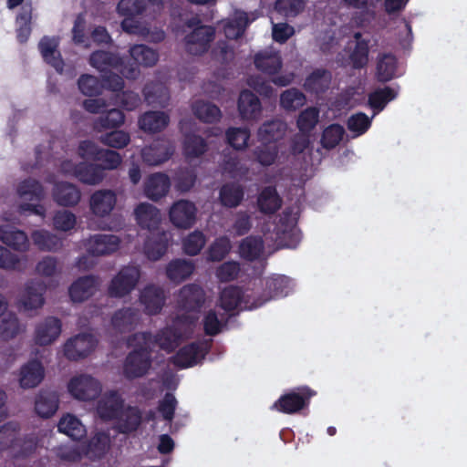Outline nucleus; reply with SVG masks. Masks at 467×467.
<instances>
[{"mask_svg":"<svg viewBox=\"0 0 467 467\" xmlns=\"http://www.w3.org/2000/svg\"><path fill=\"white\" fill-rule=\"evenodd\" d=\"M149 331L137 332L127 339L128 347L133 348L123 362V376L129 380L144 377L151 368L152 348H149Z\"/></svg>","mask_w":467,"mask_h":467,"instance_id":"nucleus-1","label":"nucleus"},{"mask_svg":"<svg viewBox=\"0 0 467 467\" xmlns=\"http://www.w3.org/2000/svg\"><path fill=\"white\" fill-rule=\"evenodd\" d=\"M192 326L193 321L190 317H178L172 326L161 328L155 335L149 332L150 338L147 345L150 348L159 346L161 349L171 352L185 337L192 334Z\"/></svg>","mask_w":467,"mask_h":467,"instance_id":"nucleus-2","label":"nucleus"},{"mask_svg":"<svg viewBox=\"0 0 467 467\" xmlns=\"http://www.w3.org/2000/svg\"><path fill=\"white\" fill-rule=\"evenodd\" d=\"M198 17H192L185 23L192 31L184 37L186 51L193 56H201L208 51L215 36V29L210 26L200 25Z\"/></svg>","mask_w":467,"mask_h":467,"instance_id":"nucleus-3","label":"nucleus"},{"mask_svg":"<svg viewBox=\"0 0 467 467\" xmlns=\"http://www.w3.org/2000/svg\"><path fill=\"white\" fill-rule=\"evenodd\" d=\"M316 391L307 386L296 387L281 395L271 409L284 414H296L308 407Z\"/></svg>","mask_w":467,"mask_h":467,"instance_id":"nucleus-4","label":"nucleus"},{"mask_svg":"<svg viewBox=\"0 0 467 467\" xmlns=\"http://www.w3.org/2000/svg\"><path fill=\"white\" fill-rule=\"evenodd\" d=\"M17 192L25 201L20 204V211L22 213L29 212L42 218L45 217L46 208L39 202L45 196L43 185L35 179H26L21 182L17 188Z\"/></svg>","mask_w":467,"mask_h":467,"instance_id":"nucleus-5","label":"nucleus"},{"mask_svg":"<svg viewBox=\"0 0 467 467\" xmlns=\"http://www.w3.org/2000/svg\"><path fill=\"white\" fill-rule=\"evenodd\" d=\"M140 277L137 266H125L112 278L108 293L111 297L121 298L129 295L136 286Z\"/></svg>","mask_w":467,"mask_h":467,"instance_id":"nucleus-6","label":"nucleus"},{"mask_svg":"<svg viewBox=\"0 0 467 467\" xmlns=\"http://www.w3.org/2000/svg\"><path fill=\"white\" fill-rule=\"evenodd\" d=\"M89 64L91 67L104 73H108V71H110L111 69H118L127 78L131 79H135L140 73V71L135 67H130L126 72L121 68L123 66V59L114 53L104 50H96L92 52L89 57Z\"/></svg>","mask_w":467,"mask_h":467,"instance_id":"nucleus-7","label":"nucleus"},{"mask_svg":"<svg viewBox=\"0 0 467 467\" xmlns=\"http://www.w3.org/2000/svg\"><path fill=\"white\" fill-rule=\"evenodd\" d=\"M68 392L77 400L88 401L96 400L102 388L99 380L89 375L72 378L67 384Z\"/></svg>","mask_w":467,"mask_h":467,"instance_id":"nucleus-8","label":"nucleus"},{"mask_svg":"<svg viewBox=\"0 0 467 467\" xmlns=\"http://www.w3.org/2000/svg\"><path fill=\"white\" fill-rule=\"evenodd\" d=\"M209 351L205 342H192L181 348L171 358V363L179 368H187L195 366L199 360L203 359Z\"/></svg>","mask_w":467,"mask_h":467,"instance_id":"nucleus-9","label":"nucleus"},{"mask_svg":"<svg viewBox=\"0 0 467 467\" xmlns=\"http://www.w3.org/2000/svg\"><path fill=\"white\" fill-rule=\"evenodd\" d=\"M97 343L93 335L78 334L65 343L64 355L69 360L78 361L88 357L95 349Z\"/></svg>","mask_w":467,"mask_h":467,"instance_id":"nucleus-10","label":"nucleus"},{"mask_svg":"<svg viewBox=\"0 0 467 467\" xmlns=\"http://www.w3.org/2000/svg\"><path fill=\"white\" fill-rule=\"evenodd\" d=\"M196 206L187 200L175 202L170 209V220L177 228H191L196 221Z\"/></svg>","mask_w":467,"mask_h":467,"instance_id":"nucleus-11","label":"nucleus"},{"mask_svg":"<svg viewBox=\"0 0 467 467\" xmlns=\"http://www.w3.org/2000/svg\"><path fill=\"white\" fill-rule=\"evenodd\" d=\"M295 225L296 221L292 218V212L285 210L276 226V239L281 246L295 248L298 244L300 238Z\"/></svg>","mask_w":467,"mask_h":467,"instance_id":"nucleus-12","label":"nucleus"},{"mask_svg":"<svg viewBox=\"0 0 467 467\" xmlns=\"http://www.w3.org/2000/svg\"><path fill=\"white\" fill-rule=\"evenodd\" d=\"M205 302V292L197 284L183 285L178 295V306L188 312H196L201 309Z\"/></svg>","mask_w":467,"mask_h":467,"instance_id":"nucleus-13","label":"nucleus"},{"mask_svg":"<svg viewBox=\"0 0 467 467\" xmlns=\"http://www.w3.org/2000/svg\"><path fill=\"white\" fill-rule=\"evenodd\" d=\"M124 407V400L116 390L106 393L98 402L97 412L103 420H117Z\"/></svg>","mask_w":467,"mask_h":467,"instance_id":"nucleus-14","label":"nucleus"},{"mask_svg":"<svg viewBox=\"0 0 467 467\" xmlns=\"http://www.w3.org/2000/svg\"><path fill=\"white\" fill-rule=\"evenodd\" d=\"M166 296L164 290L157 285H146L140 293V301L144 306L147 315L159 314L164 306Z\"/></svg>","mask_w":467,"mask_h":467,"instance_id":"nucleus-15","label":"nucleus"},{"mask_svg":"<svg viewBox=\"0 0 467 467\" xmlns=\"http://www.w3.org/2000/svg\"><path fill=\"white\" fill-rule=\"evenodd\" d=\"M119 242L114 234H97L88 240L87 250L95 256L110 254L119 249Z\"/></svg>","mask_w":467,"mask_h":467,"instance_id":"nucleus-16","label":"nucleus"},{"mask_svg":"<svg viewBox=\"0 0 467 467\" xmlns=\"http://www.w3.org/2000/svg\"><path fill=\"white\" fill-rule=\"evenodd\" d=\"M62 324L59 318L47 317L39 323L35 330V342L39 346L52 344L61 333Z\"/></svg>","mask_w":467,"mask_h":467,"instance_id":"nucleus-17","label":"nucleus"},{"mask_svg":"<svg viewBox=\"0 0 467 467\" xmlns=\"http://www.w3.org/2000/svg\"><path fill=\"white\" fill-rule=\"evenodd\" d=\"M38 49L44 61L54 67L59 74L64 69V60L58 50V42L54 37L43 36L38 43Z\"/></svg>","mask_w":467,"mask_h":467,"instance_id":"nucleus-18","label":"nucleus"},{"mask_svg":"<svg viewBox=\"0 0 467 467\" xmlns=\"http://www.w3.org/2000/svg\"><path fill=\"white\" fill-rule=\"evenodd\" d=\"M46 291L47 285L44 281L38 279L28 281L22 297L24 308L33 310L42 307L45 303L44 295Z\"/></svg>","mask_w":467,"mask_h":467,"instance_id":"nucleus-19","label":"nucleus"},{"mask_svg":"<svg viewBox=\"0 0 467 467\" xmlns=\"http://www.w3.org/2000/svg\"><path fill=\"white\" fill-rule=\"evenodd\" d=\"M237 106L240 117L243 119H256L260 117L262 112V105L259 98L248 89L241 91Z\"/></svg>","mask_w":467,"mask_h":467,"instance_id":"nucleus-20","label":"nucleus"},{"mask_svg":"<svg viewBox=\"0 0 467 467\" xmlns=\"http://www.w3.org/2000/svg\"><path fill=\"white\" fill-rule=\"evenodd\" d=\"M171 188L168 175L161 172L150 174L144 183V193L151 201H158L164 197Z\"/></svg>","mask_w":467,"mask_h":467,"instance_id":"nucleus-21","label":"nucleus"},{"mask_svg":"<svg viewBox=\"0 0 467 467\" xmlns=\"http://www.w3.org/2000/svg\"><path fill=\"white\" fill-rule=\"evenodd\" d=\"M140 311L134 307H123L117 310L111 317L113 328L119 333L133 330L140 321Z\"/></svg>","mask_w":467,"mask_h":467,"instance_id":"nucleus-22","label":"nucleus"},{"mask_svg":"<svg viewBox=\"0 0 467 467\" xmlns=\"http://www.w3.org/2000/svg\"><path fill=\"white\" fill-rule=\"evenodd\" d=\"M255 67L264 74L274 76L283 67L282 57L278 52L263 50L255 54L254 58Z\"/></svg>","mask_w":467,"mask_h":467,"instance_id":"nucleus-23","label":"nucleus"},{"mask_svg":"<svg viewBox=\"0 0 467 467\" xmlns=\"http://www.w3.org/2000/svg\"><path fill=\"white\" fill-rule=\"evenodd\" d=\"M6 310L7 303L0 296V337L4 340L14 338L20 331L17 317Z\"/></svg>","mask_w":467,"mask_h":467,"instance_id":"nucleus-24","label":"nucleus"},{"mask_svg":"<svg viewBox=\"0 0 467 467\" xmlns=\"http://www.w3.org/2000/svg\"><path fill=\"white\" fill-rule=\"evenodd\" d=\"M116 202L117 197L113 191H97L90 197V209L95 215L104 217L113 210Z\"/></svg>","mask_w":467,"mask_h":467,"instance_id":"nucleus-25","label":"nucleus"},{"mask_svg":"<svg viewBox=\"0 0 467 467\" xmlns=\"http://www.w3.org/2000/svg\"><path fill=\"white\" fill-rule=\"evenodd\" d=\"M97 290V279L93 275H86L77 279L68 289L73 302H83L92 296Z\"/></svg>","mask_w":467,"mask_h":467,"instance_id":"nucleus-26","label":"nucleus"},{"mask_svg":"<svg viewBox=\"0 0 467 467\" xmlns=\"http://www.w3.org/2000/svg\"><path fill=\"white\" fill-rule=\"evenodd\" d=\"M173 153L171 147L164 141L156 140L141 150V157L149 165H159L168 161Z\"/></svg>","mask_w":467,"mask_h":467,"instance_id":"nucleus-27","label":"nucleus"},{"mask_svg":"<svg viewBox=\"0 0 467 467\" xmlns=\"http://www.w3.org/2000/svg\"><path fill=\"white\" fill-rule=\"evenodd\" d=\"M0 240L7 246L19 252L26 251L29 245L26 233L10 224L0 226Z\"/></svg>","mask_w":467,"mask_h":467,"instance_id":"nucleus-28","label":"nucleus"},{"mask_svg":"<svg viewBox=\"0 0 467 467\" xmlns=\"http://www.w3.org/2000/svg\"><path fill=\"white\" fill-rule=\"evenodd\" d=\"M138 224L149 231H153L161 223V213L159 209L148 202L140 203L134 211Z\"/></svg>","mask_w":467,"mask_h":467,"instance_id":"nucleus-29","label":"nucleus"},{"mask_svg":"<svg viewBox=\"0 0 467 467\" xmlns=\"http://www.w3.org/2000/svg\"><path fill=\"white\" fill-rule=\"evenodd\" d=\"M74 175L85 184L96 185L103 181L105 172L101 165L79 162L74 167Z\"/></svg>","mask_w":467,"mask_h":467,"instance_id":"nucleus-30","label":"nucleus"},{"mask_svg":"<svg viewBox=\"0 0 467 467\" xmlns=\"http://www.w3.org/2000/svg\"><path fill=\"white\" fill-rule=\"evenodd\" d=\"M44 367L40 361H28L20 369V386L24 389L36 387L44 379Z\"/></svg>","mask_w":467,"mask_h":467,"instance_id":"nucleus-31","label":"nucleus"},{"mask_svg":"<svg viewBox=\"0 0 467 467\" xmlns=\"http://www.w3.org/2000/svg\"><path fill=\"white\" fill-rule=\"evenodd\" d=\"M282 205V199L275 186H265L257 197V207L264 214L275 213Z\"/></svg>","mask_w":467,"mask_h":467,"instance_id":"nucleus-32","label":"nucleus"},{"mask_svg":"<svg viewBox=\"0 0 467 467\" xmlns=\"http://www.w3.org/2000/svg\"><path fill=\"white\" fill-rule=\"evenodd\" d=\"M170 122V117L163 111H147L139 119V127L145 132L157 133L164 130Z\"/></svg>","mask_w":467,"mask_h":467,"instance_id":"nucleus-33","label":"nucleus"},{"mask_svg":"<svg viewBox=\"0 0 467 467\" xmlns=\"http://www.w3.org/2000/svg\"><path fill=\"white\" fill-rule=\"evenodd\" d=\"M58 396L55 391L41 390L35 400V410L41 418L48 419L58 409Z\"/></svg>","mask_w":467,"mask_h":467,"instance_id":"nucleus-34","label":"nucleus"},{"mask_svg":"<svg viewBox=\"0 0 467 467\" xmlns=\"http://www.w3.org/2000/svg\"><path fill=\"white\" fill-rule=\"evenodd\" d=\"M399 94V87L397 88L386 86L378 88L368 94V104L377 114L382 111L387 104L394 100Z\"/></svg>","mask_w":467,"mask_h":467,"instance_id":"nucleus-35","label":"nucleus"},{"mask_svg":"<svg viewBox=\"0 0 467 467\" xmlns=\"http://www.w3.org/2000/svg\"><path fill=\"white\" fill-rule=\"evenodd\" d=\"M118 420V428L120 433L129 434L136 431L142 420L141 411L138 407L128 406L121 410Z\"/></svg>","mask_w":467,"mask_h":467,"instance_id":"nucleus-36","label":"nucleus"},{"mask_svg":"<svg viewBox=\"0 0 467 467\" xmlns=\"http://www.w3.org/2000/svg\"><path fill=\"white\" fill-rule=\"evenodd\" d=\"M285 122L274 119L264 123L258 130V139L265 143H275L282 140L286 132Z\"/></svg>","mask_w":467,"mask_h":467,"instance_id":"nucleus-37","label":"nucleus"},{"mask_svg":"<svg viewBox=\"0 0 467 467\" xmlns=\"http://www.w3.org/2000/svg\"><path fill=\"white\" fill-rule=\"evenodd\" d=\"M53 198L61 206H74L80 200V192L72 183L59 182L54 188Z\"/></svg>","mask_w":467,"mask_h":467,"instance_id":"nucleus-38","label":"nucleus"},{"mask_svg":"<svg viewBox=\"0 0 467 467\" xmlns=\"http://www.w3.org/2000/svg\"><path fill=\"white\" fill-rule=\"evenodd\" d=\"M124 121L125 114L123 111L119 109H111L101 112L94 120L93 129L98 132L118 129L123 125Z\"/></svg>","mask_w":467,"mask_h":467,"instance_id":"nucleus-39","label":"nucleus"},{"mask_svg":"<svg viewBox=\"0 0 467 467\" xmlns=\"http://www.w3.org/2000/svg\"><path fill=\"white\" fill-rule=\"evenodd\" d=\"M398 67L397 57L389 53L379 55L376 66V78L386 83L396 78Z\"/></svg>","mask_w":467,"mask_h":467,"instance_id":"nucleus-40","label":"nucleus"},{"mask_svg":"<svg viewBox=\"0 0 467 467\" xmlns=\"http://www.w3.org/2000/svg\"><path fill=\"white\" fill-rule=\"evenodd\" d=\"M249 24L247 14L244 11H236L233 17L223 23V33L228 39H237L244 35Z\"/></svg>","mask_w":467,"mask_h":467,"instance_id":"nucleus-41","label":"nucleus"},{"mask_svg":"<svg viewBox=\"0 0 467 467\" xmlns=\"http://www.w3.org/2000/svg\"><path fill=\"white\" fill-rule=\"evenodd\" d=\"M110 439L106 432H97L87 444L83 445L84 454L91 460L101 459L109 448Z\"/></svg>","mask_w":467,"mask_h":467,"instance_id":"nucleus-42","label":"nucleus"},{"mask_svg":"<svg viewBox=\"0 0 467 467\" xmlns=\"http://www.w3.org/2000/svg\"><path fill=\"white\" fill-rule=\"evenodd\" d=\"M195 269L194 264L186 259H174L166 267L167 277L175 283H181L190 277Z\"/></svg>","mask_w":467,"mask_h":467,"instance_id":"nucleus-43","label":"nucleus"},{"mask_svg":"<svg viewBox=\"0 0 467 467\" xmlns=\"http://www.w3.org/2000/svg\"><path fill=\"white\" fill-rule=\"evenodd\" d=\"M244 197L243 186L235 182H227L219 191V200L223 207L235 208L241 204Z\"/></svg>","mask_w":467,"mask_h":467,"instance_id":"nucleus-44","label":"nucleus"},{"mask_svg":"<svg viewBox=\"0 0 467 467\" xmlns=\"http://www.w3.org/2000/svg\"><path fill=\"white\" fill-rule=\"evenodd\" d=\"M331 79L332 75L329 70L317 68L306 77L304 86L310 92L324 93L328 89Z\"/></svg>","mask_w":467,"mask_h":467,"instance_id":"nucleus-45","label":"nucleus"},{"mask_svg":"<svg viewBox=\"0 0 467 467\" xmlns=\"http://www.w3.org/2000/svg\"><path fill=\"white\" fill-rule=\"evenodd\" d=\"M169 240L167 234L162 232L149 237L144 244V253L151 261L161 259L167 252Z\"/></svg>","mask_w":467,"mask_h":467,"instance_id":"nucleus-46","label":"nucleus"},{"mask_svg":"<svg viewBox=\"0 0 467 467\" xmlns=\"http://www.w3.org/2000/svg\"><path fill=\"white\" fill-rule=\"evenodd\" d=\"M264 241L260 236L249 235L239 244L240 256L247 261L257 260L264 252Z\"/></svg>","mask_w":467,"mask_h":467,"instance_id":"nucleus-47","label":"nucleus"},{"mask_svg":"<svg viewBox=\"0 0 467 467\" xmlns=\"http://www.w3.org/2000/svg\"><path fill=\"white\" fill-rule=\"evenodd\" d=\"M354 38L356 39V45L349 55V59L353 68L361 69L368 63V41L362 38L360 32L355 33Z\"/></svg>","mask_w":467,"mask_h":467,"instance_id":"nucleus-48","label":"nucleus"},{"mask_svg":"<svg viewBox=\"0 0 467 467\" xmlns=\"http://www.w3.org/2000/svg\"><path fill=\"white\" fill-rule=\"evenodd\" d=\"M244 301V291L237 285L224 287L220 293V306L226 312L236 310Z\"/></svg>","mask_w":467,"mask_h":467,"instance_id":"nucleus-49","label":"nucleus"},{"mask_svg":"<svg viewBox=\"0 0 467 467\" xmlns=\"http://www.w3.org/2000/svg\"><path fill=\"white\" fill-rule=\"evenodd\" d=\"M57 429L75 441H78L86 435L84 425L76 416L71 414H67L59 420Z\"/></svg>","mask_w":467,"mask_h":467,"instance_id":"nucleus-50","label":"nucleus"},{"mask_svg":"<svg viewBox=\"0 0 467 467\" xmlns=\"http://www.w3.org/2000/svg\"><path fill=\"white\" fill-rule=\"evenodd\" d=\"M31 238L34 244L41 251L56 252L62 246L61 239L46 230L34 231Z\"/></svg>","mask_w":467,"mask_h":467,"instance_id":"nucleus-51","label":"nucleus"},{"mask_svg":"<svg viewBox=\"0 0 467 467\" xmlns=\"http://www.w3.org/2000/svg\"><path fill=\"white\" fill-rule=\"evenodd\" d=\"M130 55L135 64L143 67H152L159 59L157 51L143 44L131 47L130 48Z\"/></svg>","mask_w":467,"mask_h":467,"instance_id":"nucleus-52","label":"nucleus"},{"mask_svg":"<svg viewBox=\"0 0 467 467\" xmlns=\"http://www.w3.org/2000/svg\"><path fill=\"white\" fill-rule=\"evenodd\" d=\"M192 110L197 119L205 123H213L220 119V109L210 102L202 100L195 101L192 106Z\"/></svg>","mask_w":467,"mask_h":467,"instance_id":"nucleus-53","label":"nucleus"},{"mask_svg":"<svg viewBox=\"0 0 467 467\" xmlns=\"http://www.w3.org/2000/svg\"><path fill=\"white\" fill-rule=\"evenodd\" d=\"M19 431V424L14 421H9L0 427V452L9 448H15L18 444Z\"/></svg>","mask_w":467,"mask_h":467,"instance_id":"nucleus-54","label":"nucleus"},{"mask_svg":"<svg viewBox=\"0 0 467 467\" xmlns=\"http://www.w3.org/2000/svg\"><path fill=\"white\" fill-rule=\"evenodd\" d=\"M207 150L206 140L200 135L188 133L183 140V151L187 157L197 158Z\"/></svg>","mask_w":467,"mask_h":467,"instance_id":"nucleus-55","label":"nucleus"},{"mask_svg":"<svg viewBox=\"0 0 467 467\" xmlns=\"http://www.w3.org/2000/svg\"><path fill=\"white\" fill-rule=\"evenodd\" d=\"M231 248L230 239L227 236H220L208 247L207 260L211 262H220L228 255Z\"/></svg>","mask_w":467,"mask_h":467,"instance_id":"nucleus-56","label":"nucleus"},{"mask_svg":"<svg viewBox=\"0 0 467 467\" xmlns=\"http://www.w3.org/2000/svg\"><path fill=\"white\" fill-rule=\"evenodd\" d=\"M278 148L275 144L262 142V145L254 150V160L262 166H270L275 163L278 156Z\"/></svg>","mask_w":467,"mask_h":467,"instance_id":"nucleus-57","label":"nucleus"},{"mask_svg":"<svg viewBox=\"0 0 467 467\" xmlns=\"http://www.w3.org/2000/svg\"><path fill=\"white\" fill-rule=\"evenodd\" d=\"M206 244V237L201 231L189 234L182 241L183 252L191 256L197 255Z\"/></svg>","mask_w":467,"mask_h":467,"instance_id":"nucleus-58","label":"nucleus"},{"mask_svg":"<svg viewBox=\"0 0 467 467\" xmlns=\"http://www.w3.org/2000/svg\"><path fill=\"white\" fill-rule=\"evenodd\" d=\"M344 134L345 130L341 125L331 124L324 130L321 144L325 149H334L342 140Z\"/></svg>","mask_w":467,"mask_h":467,"instance_id":"nucleus-59","label":"nucleus"},{"mask_svg":"<svg viewBox=\"0 0 467 467\" xmlns=\"http://www.w3.org/2000/svg\"><path fill=\"white\" fill-rule=\"evenodd\" d=\"M306 103V96L297 88H290L280 96V104L286 110H296Z\"/></svg>","mask_w":467,"mask_h":467,"instance_id":"nucleus-60","label":"nucleus"},{"mask_svg":"<svg viewBox=\"0 0 467 467\" xmlns=\"http://www.w3.org/2000/svg\"><path fill=\"white\" fill-rule=\"evenodd\" d=\"M80 92L88 97H95L101 94L102 83L99 79L89 74H83L78 80Z\"/></svg>","mask_w":467,"mask_h":467,"instance_id":"nucleus-61","label":"nucleus"},{"mask_svg":"<svg viewBox=\"0 0 467 467\" xmlns=\"http://www.w3.org/2000/svg\"><path fill=\"white\" fill-rule=\"evenodd\" d=\"M319 111L317 108L309 107L298 116L296 124L301 133L308 134L318 121Z\"/></svg>","mask_w":467,"mask_h":467,"instance_id":"nucleus-62","label":"nucleus"},{"mask_svg":"<svg viewBox=\"0 0 467 467\" xmlns=\"http://www.w3.org/2000/svg\"><path fill=\"white\" fill-rule=\"evenodd\" d=\"M291 280L285 275H276L266 281V288L271 297L286 296L289 293Z\"/></svg>","mask_w":467,"mask_h":467,"instance_id":"nucleus-63","label":"nucleus"},{"mask_svg":"<svg viewBox=\"0 0 467 467\" xmlns=\"http://www.w3.org/2000/svg\"><path fill=\"white\" fill-rule=\"evenodd\" d=\"M250 131L246 128H229L226 131V140L235 150H244L247 147Z\"/></svg>","mask_w":467,"mask_h":467,"instance_id":"nucleus-64","label":"nucleus"}]
</instances>
